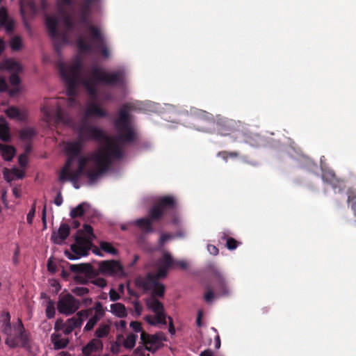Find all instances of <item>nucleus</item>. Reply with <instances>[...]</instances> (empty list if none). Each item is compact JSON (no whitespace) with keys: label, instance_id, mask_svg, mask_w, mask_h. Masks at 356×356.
I'll return each instance as SVG.
<instances>
[{"label":"nucleus","instance_id":"obj_47","mask_svg":"<svg viewBox=\"0 0 356 356\" xmlns=\"http://www.w3.org/2000/svg\"><path fill=\"white\" fill-rule=\"evenodd\" d=\"M64 15L63 23L67 29V32L71 31L74 28V22L72 21L70 15L65 13H61Z\"/></svg>","mask_w":356,"mask_h":356},{"label":"nucleus","instance_id":"obj_35","mask_svg":"<svg viewBox=\"0 0 356 356\" xmlns=\"http://www.w3.org/2000/svg\"><path fill=\"white\" fill-rule=\"evenodd\" d=\"M0 139L3 142H8L10 140V128L3 118L0 119Z\"/></svg>","mask_w":356,"mask_h":356},{"label":"nucleus","instance_id":"obj_59","mask_svg":"<svg viewBox=\"0 0 356 356\" xmlns=\"http://www.w3.org/2000/svg\"><path fill=\"white\" fill-rule=\"evenodd\" d=\"M65 322L61 318H58L54 325V329L56 331L63 330L65 332Z\"/></svg>","mask_w":356,"mask_h":356},{"label":"nucleus","instance_id":"obj_53","mask_svg":"<svg viewBox=\"0 0 356 356\" xmlns=\"http://www.w3.org/2000/svg\"><path fill=\"white\" fill-rule=\"evenodd\" d=\"M92 309V311L95 310V314H97V316H104L105 315V310L103 308V305L102 302H96L95 307Z\"/></svg>","mask_w":356,"mask_h":356},{"label":"nucleus","instance_id":"obj_48","mask_svg":"<svg viewBox=\"0 0 356 356\" xmlns=\"http://www.w3.org/2000/svg\"><path fill=\"white\" fill-rule=\"evenodd\" d=\"M205 293L204 294V299L207 303H210L215 298V293L212 287L210 285L205 286Z\"/></svg>","mask_w":356,"mask_h":356},{"label":"nucleus","instance_id":"obj_11","mask_svg":"<svg viewBox=\"0 0 356 356\" xmlns=\"http://www.w3.org/2000/svg\"><path fill=\"white\" fill-rule=\"evenodd\" d=\"M79 308V302L71 294H67L61 298L57 303L58 311L65 315H71Z\"/></svg>","mask_w":356,"mask_h":356},{"label":"nucleus","instance_id":"obj_55","mask_svg":"<svg viewBox=\"0 0 356 356\" xmlns=\"http://www.w3.org/2000/svg\"><path fill=\"white\" fill-rule=\"evenodd\" d=\"M188 267V264L185 260L173 259V269L179 268L181 270H186Z\"/></svg>","mask_w":356,"mask_h":356},{"label":"nucleus","instance_id":"obj_14","mask_svg":"<svg viewBox=\"0 0 356 356\" xmlns=\"http://www.w3.org/2000/svg\"><path fill=\"white\" fill-rule=\"evenodd\" d=\"M83 142L78 138L77 140L68 142L65 147V152L67 156V159L65 163V171L70 165H72L74 159L81 153L83 148Z\"/></svg>","mask_w":356,"mask_h":356},{"label":"nucleus","instance_id":"obj_1","mask_svg":"<svg viewBox=\"0 0 356 356\" xmlns=\"http://www.w3.org/2000/svg\"><path fill=\"white\" fill-rule=\"evenodd\" d=\"M57 67L62 79L66 84V92L71 104L76 103L74 97L77 95V88L79 83L83 86L92 100L87 105L83 119L86 120V118L92 117L106 118L108 112L97 102L98 97L97 84L122 86L125 79L124 71L120 70L108 72L99 67L95 66L91 70L92 76L88 79H82L81 72L83 69V63L79 58H76L70 65L59 61Z\"/></svg>","mask_w":356,"mask_h":356},{"label":"nucleus","instance_id":"obj_16","mask_svg":"<svg viewBox=\"0 0 356 356\" xmlns=\"http://www.w3.org/2000/svg\"><path fill=\"white\" fill-rule=\"evenodd\" d=\"M156 220V203L152 205L148 217L136 220L133 224L143 233L153 232V222Z\"/></svg>","mask_w":356,"mask_h":356},{"label":"nucleus","instance_id":"obj_49","mask_svg":"<svg viewBox=\"0 0 356 356\" xmlns=\"http://www.w3.org/2000/svg\"><path fill=\"white\" fill-rule=\"evenodd\" d=\"M72 0H57V7L58 12L60 13H65V6H72Z\"/></svg>","mask_w":356,"mask_h":356},{"label":"nucleus","instance_id":"obj_64","mask_svg":"<svg viewBox=\"0 0 356 356\" xmlns=\"http://www.w3.org/2000/svg\"><path fill=\"white\" fill-rule=\"evenodd\" d=\"M207 250L209 251V252L212 254V255H217L219 253V250L218 248L215 246L214 245H211V244H209L207 245Z\"/></svg>","mask_w":356,"mask_h":356},{"label":"nucleus","instance_id":"obj_46","mask_svg":"<svg viewBox=\"0 0 356 356\" xmlns=\"http://www.w3.org/2000/svg\"><path fill=\"white\" fill-rule=\"evenodd\" d=\"M197 120H202L207 124H212L214 122L213 115L204 111H200L197 115Z\"/></svg>","mask_w":356,"mask_h":356},{"label":"nucleus","instance_id":"obj_18","mask_svg":"<svg viewBox=\"0 0 356 356\" xmlns=\"http://www.w3.org/2000/svg\"><path fill=\"white\" fill-rule=\"evenodd\" d=\"M140 339L143 346L138 347L134 351L136 354L145 356L144 351L145 350L154 352L156 350V348L154 347L156 345V334L149 335L145 332H141Z\"/></svg>","mask_w":356,"mask_h":356},{"label":"nucleus","instance_id":"obj_57","mask_svg":"<svg viewBox=\"0 0 356 356\" xmlns=\"http://www.w3.org/2000/svg\"><path fill=\"white\" fill-rule=\"evenodd\" d=\"M17 73L18 72L13 73L10 76L9 82L13 86H20L21 79Z\"/></svg>","mask_w":356,"mask_h":356},{"label":"nucleus","instance_id":"obj_29","mask_svg":"<svg viewBox=\"0 0 356 356\" xmlns=\"http://www.w3.org/2000/svg\"><path fill=\"white\" fill-rule=\"evenodd\" d=\"M103 347V342L100 339H93L82 348V353L92 354L93 352L102 350Z\"/></svg>","mask_w":356,"mask_h":356},{"label":"nucleus","instance_id":"obj_4","mask_svg":"<svg viewBox=\"0 0 356 356\" xmlns=\"http://www.w3.org/2000/svg\"><path fill=\"white\" fill-rule=\"evenodd\" d=\"M130 108L129 104L123 105L119 111V118L114 122L118 131L117 139L121 143H132L136 139L135 131L129 119Z\"/></svg>","mask_w":356,"mask_h":356},{"label":"nucleus","instance_id":"obj_40","mask_svg":"<svg viewBox=\"0 0 356 356\" xmlns=\"http://www.w3.org/2000/svg\"><path fill=\"white\" fill-rule=\"evenodd\" d=\"M175 236L168 232H162L160 234L159 242L157 244V251L160 250V248L163 247L166 243L173 239Z\"/></svg>","mask_w":356,"mask_h":356},{"label":"nucleus","instance_id":"obj_9","mask_svg":"<svg viewBox=\"0 0 356 356\" xmlns=\"http://www.w3.org/2000/svg\"><path fill=\"white\" fill-rule=\"evenodd\" d=\"M75 242L70 246L71 251H65V255L70 260L87 256L92 246L90 240L83 236L77 235L75 237Z\"/></svg>","mask_w":356,"mask_h":356},{"label":"nucleus","instance_id":"obj_43","mask_svg":"<svg viewBox=\"0 0 356 356\" xmlns=\"http://www.w3.org/2000/svg\"><path fill=\"white\" fill-rule=\"evenodd\" d=\"M35 134L36 132L34 129L30 127L23 129L19 132L20 138L26 140L31 139Z\"/></svg>","mask_w":356,"mask_h":356},{"label":"nucleus","instance_id":"obj_58","mask_svg":"<svg viewBox=\"0 0 356 356\" xmlns=\"http://www.w3.org/2000/svg\"><path fill=\"white\" fill-rule=\"evenodd\" d=\"M91 283L101 288L105 287L107 284L106 280L102 277L95 278L91 281Z\"/></svg>","mask_w":356,"mask_h":356},{"label":"nucleus","instance_id":"obj_60","mask_svg":"<svg viewBox=\"0 0 356 356\" xmlns=\"http://www.w3.org/2000/svg\"><path fill=\"white\" fill-rule=\"evenodd\" d=\"M167 337L162 332H157V349L160 348L163 344V341H166Z\"/></svg>","mask_w":356,"mask_h":356},{"label":"nucleus","instance_id":"obj_22","mask_svg":"<svg viewBox=\"0 0 356 356\" xmlns=\"http://www.w3.org/2000/svg\"><path fill=\"white\" fill-rule=\"evenodd\" d=\"M70 227L66 223H61L57 232H53L51 236V241L58 245L63 243L70 236Z\"/></svg>","mask_w":356,"mask_h":356},{"label":"nucleus","instance_id":"obj_5","mask_svg":"<svg viewBox=\"0 0 356 356\" xmlns=\"http://www.w3.org/2000/svg\"><path fill=\"white\" fill-rule=\"evenodd\" d=\"M178 203L172 195L157 197V222L165 217L169 222L177 225L180 220L177 213Z\"/></svg>","mask_w":356,"mask_h":356},{"label":"nucleus","instance_id":"obj_10","mask_svg":"<svg viewBox=\"0 0 356 356\" xmlns=\"http://www.w3.org/2000/svg\"><path fill=\"white\" fill-rule=\"evenodd\" d=\"M78 133V138L83 143L90 140H102L106 138L104 131L101 128L90 125L85 119H83Z\"/></svg>","mask_w":356,"mask_h":356},{"label":"nucleus","instance_id":"obj_41","mask_svg":"<svg viewBox=\"0 0 356 356\" xmlns=\"http://www.w3.org/2000/svg\"><path fill=\"white\" fill-rule=\"evenodd\" d=\"M322 179L325 182L332 185L335 184L337 180L335 173L332 170L324 171L322 174Z\"/></svg>","mask_w":356,"mask_h":356},{"label":"nucleus","instance_id":"obj_23","mask_svg":"<svg viewBox=\"0 0 356 356\" xmlns=\"http://www.w3.org/2000/svg\"><path fill=\"white\" fill-rule=\"evenodd\" d=\"M92 3L88 1H83V4L79 11V22L90 31V26H93L89 19Z\"/></svg>","mask_w":356,"mask_h":356},{"label":"nucleus","instance_id":"obj_28","mask_svg":"<svg viewBox=\"0 0 356 356\" xmlns=\"http://www.w3.org/2000/svg\"><path fill=\"white\" fill-rule=\"evenodd\" d=\"M1 330L7 335H10V332H13V325L10 323V315L8 312H3L1 315Z\"/></svg>","mask_w":356,"mask_h":356},{"label":"nucleus","instance_id":"obj_19","mask_svg":"<svg viewBox=\"0 0 356 356\" xmlns=\"http://www.w3.org/2000/svg\"><path fill=\"white\" fill-rule=\"evenodd\" d=\"M122 270V265L115 260L102 261L99 263V271L104 275H114Z\"/></svg>","mask_w":356,"mask_h":356},{"label":"nucleus","instance_id":"obj_45","mask_svg":"<svg viewBox=\"0 0 356 356\" xmlns=\"http://www.w3.org/2000/svg\"><path fill=\"white\" fill-rule=\"evenodd\" d=\"M100 248L112 255H116L118 253V251L116 248H115L111 243L103 241L100 243Z\"/></svg>","mask_w":356,"mask_h":356},{"label":"nucleus","instance_id":"obj_27","mask_svg":"<svg viewBox=\"0 0 356 356\" xmlns=\"http://www.w3.org/2000/svg\"><path fill=\"white\" fill-rule=\"evenodd\" d=\"M4 179L6 181L10 182L15 179H22L25 176V172L16 168L9 170L4 168L3 171Z\"/></svg>","mask_w":356,"mask_h":356},{"label":"nucleus","instance_id":"obj_63","mask_svg":"<svg viewBox=\"0 0 356 356\" xmlns=\"http://www.w3.org/2000/svg\"><path fill=\"white\" fill-rule=\"evenodd\" d=\"M130 327L136 332H139L142 331L141 323L138 321H131Z\"/></svg>","mask_w":356,"mask_h":356},{"label":"nucleus","instance_id":"obj_52","mask_svg":"<svg viewBox=\"0 0 356 356\" xmlns=\"http://www.w3.org/2000/svg\"><path fill=\"white\" fill-rule=\"evenodd\" d=\"M72 293L78 296H83L89 293V289L83 286H76L72 290Z\"/></svg>","mask_w":356,"mask_h":356},{"label":"nucleus","instance_id":"obj_50","mask_svg":"<svg viewBox=\"0 0 356 356\" xmlns=\"http://www.w3.org/2000/svg\"><path fill=\"white\" fill-rule=\"evenodd\" d=\"M56 314L54 302L52 300H49L46 307V316L47 318L51 319L54 317Z\"/></svg>","mask_w":356,"mask_h":356},{"label":"nucleus","instance_id":"obj_17","mask_svg":"<svg viewBox=\"0 0 356 356\" xmlns=\"http://www.w3.org/2000/svg\"><path fill=\"white\" fill-rule=\"evenodd\" d=\"M71 168L72 165H70L65 171V165L63 167L59 175V181L62 182L70 181L75 184L81 175L86 176L87 169L78 166L75 170L72 171Z\"/></svg>","mask_w":356,"mask_h":356},{"label":"nucleus","instance_id":"obj_25","mask_svg":"<svg viewBox=\"0 0 356 356\" xmlns=\"http://www.w3.org/2000/svg\"><path fill=\"white\" fill-rule=\"evenodd\" d=\"M14 21L9 18L7 9L2 6L0 8V26L4 27L6 31L10 33L14 29Z\"/></svg>","mask_w":356,"mask_h":356},{"label":"nucleus","instance_id":"obj_13","mask_svg":"<svg viewBox=\"0 0 356 356\" xmlns=\"http://www.w3.org/2000/svg\"><path fill=\"white\" fill-rule=\"evenodd\" d=\"M168 327V332L171 335L175 334V328L172 317L168 316L165 312L163 304L157 300V328L163 329Z\"/></svg>","mask_w":356,"mask_h":356},{"label":"nucleus","instance_id":"obj_20","mask_svg":"<svg viewBox=\"0 0 356 356\" xmlns=\"http://www.w3.org/2000/svg\"><path fill=\"white\" fill-rule=\"evenodd\" d=\"M157 113L165 121L177 122L180 111L174 105L165 104L164 107L157 111Z\"/></svg>","mask_w":356,"mask_h":356},{"label":"nucleus","instance_id":"obj_44","mask_svg":"<svg viewBox=\"0 0 356 356\" xmlns=\"http://www.w3.org/2000/svg\"><path fill=\"white\" fill-rule=\"evenodd\" d=\"M86 205L85 203H81L79 204L75 208L72 209L70 211V216L72 218H76L78 217H81L83 216L85 213V209L84 206Z\"/></svg>","mask_w":356,"mask_h":356},{"label":"nucleus","instance_id":"obj_2","mask_svg":"<svg viewBox=\"0 0 356 356\" xmlns=\"http://www.w3.org/2000/svg\"><path fill=\"white\" fill-rule=\"evenodd\" d=\"M123 156V152L116 141L107 140L105 146L101 147L93 156L97 169L90 168L86 171V177L90 183L95 182L111 165L113 160H119Z\"/></svg>","mask_w":356,"mask_h":356},{"label":"nucleus","instance_id":"obj_61","mask_svg":"<svg viewBox=\"0 0 356 356\" xmlns=\"http://www.w3.org/2000/svg\"><path fill=\"white\" fill-rule=\"evenodd\" d=\"M165 287L163 284L159 282L157 280V298L163 296L165 293Z\"/></svg>","mask_w":356,"mask_h":356},{"label":"nucleus","instance_id":"obj_24","mask_svg":"<svg viewBox=\"0 0 356 356\" xmlns=\"http://www.w3.org/2000/svg\"><path fill=\"white\" fill-rule=\"evenodd\" d=\"M211 273L217 282L216 287L218 292L222 296H228L229 294V291L223 275L215 267L212 268Z\"/></svg>","mask_w":356,"mask_h":356},{"label":"nucleus","instance_id":"obj_38","mask_svg":"<svg viewBox=\"0 0 356 356\" xmlns=\"http://www.w3.org/2000/svg\"><path fill=\"white\" fill-rule=\"evenodd\" d=\"M111 332V325L109 324L101 323L96 329L95 332V339H102L107 337Z\"/></svg>","mask_w":356,"mask_h":356},{"label":"nucleus","instance_id":"obj_3","mask_svg":"<svg viewBox=\"0 0 356 356\" xmlns=\"http://www.w3.org/2000/svg\"><path fill=\"white\" fill-rule=\"evenodd\" d=\"M45 121L48 124L58 125L60 123L70 124L71 119L62 109L59 100L56 98H48L44 100L41 108Z\"/></svg>","mask_w":356,"mask_h":356},{"label":"nucleus","instance_id":"obj_34","mask_svg":"<svg viewBox=\"0 0 356 356\" xmlns=\"http://www.w3.org/2000/svg\"><path fill=\"white\" fill-rule=\"evenodd\" d=\"M111 312L118 318H125L127 316V312L124 305L117 302L111 305Z\"/></svg>","mask_w":356,"mask_h":356},{"label":"nucleus","instance_id":"obj_12","mask_svg":"<svg viewBox=\"0 0 356 356\" xmlns=\"http://www.w3.org/2000/svg\"><path fill=\"white\" fill-rule=\"evenodd\" d=\"M173 259L170 252L163 251L162 256L157 259V280L166 277L169 270L173 269Z\"/></svg>","mask_w":356,"mask_h":356},{"label":"nucleus","instance_id":"obj_31","mask_svg":"<svg viewBox=\"0 0 356 356\" xmlns=\"http://www.w3.org/2000/svg\"><path fill=\"white\" fill-rule=\"evenodd\" d=\"M7 116L11 119H16L19 121H24L26 118V112L19 110L15 106H10L6 111Z\"/></svg>","mask_w":356,"mask_h":356},{"label":"nucleus","instance_id":"obj_37","mask_svg":"<svg viewBox=\"0 0 356 356\" xmlns=\"http://www.w3.org/2000/svg\"><path fill=\"white\" fill-rule=\"evenodd\" d=\"M220 238L221 241H226V247L228 250H234L236 249L239 244H241L240 242L237 241L234 238L229 237L228 234L225 232H222L220 233Z\"/></svg>","mask_w":356,"mask_h":356},{"label":"nucleus","instance_id":"obj_54","mask_svg":"<svg viewBox=\"0 0 356 356\" xmlns=\"http://www.w3.org/2000/svg\"><path fill=\"white\" fill-rule=\"evenodd\" d=\"M83 231L87 234V236H86V238L90 239V241L92 242V241L95 238V236L93 234L92 227L90 225L84 224L83 225Z\"/></svg>","mask_w":356,"mask_h":356},{"label":"nucleus","instance_id":"obj_8","mask_svg":"<svg viewBox=\"0 0 356 356\" xmlns=\"http://www.w3.org/2000/svg\"><path fill=\"white\" fill-rule=\"evenodd\" d=\"M13 331L14 333L10 332V335H7L5 341L6 344L11 348L18 346L27 347L29 342V336L21 318H19L17 322L13 325Z\"/></svg>","mask_w":356,"mask_h":356},{"label":"nucleus","instance_id":"obj_51","mask_svg":"<svg viewBox=\"0 0 356 356\" xmlns=\"http://www.w3.org/2000/svg\"><path fill=\"white\" fill-rule=\"evenodd\" d=\"M92 312V309H88L79 311L76 313V318H80L81 320V324L83 323L84 319L87 318Z\"/></svg>","mask_w":356,"mask_h":356},{"label":"nucleus","instance_id":"obj_6","mask_svg":"<svg viewBox=\"0 0 356 356\" xmlns=\"http://www.w3.org/2000/svg\"><path fill=\"white\" fill-rule=\"evenodd\" d=\"M135 282L138 289L145 292H151L150 297L147 300V305L155 315L147 317V321L151 325H156V274L148 273L145 277H139Z\"/></svg>","mask_w":356,"mask_h":356},{"label":"nucleus","instance_id":"obj_21","mask_svg":"<svg viewBox=\"0 0 356 356\" xmlns=\"http://www.w3.org/2000/svg\"><path fill=\"white\" fill-rule=\"evenodd\" d=\"M70 270L73 273L84 275L88 278H95L99 275V272L88 263L72 264Z\"/></svg>","mask_w":356,"mask_h":356},{"label":"nucleus","instance_id":"obj_15","mask_svg":"<svg viewBox=\"0 0 356 356\" xmlns=\"http://www.w3.org/2000/svg\"><path fill=\"white\" fill-rule=\"evenodd\" d=\"M90 33L92 40L96 43V48L99 49L102 56L105 58H109L110 51L106 44L105 38L101 30L97 26H90Z\"/></svg>","mask_w":356,"mask_h":356},{"label":"nucleus","instance_id":"obj_39","mask_svg":"<svg viewBox=\"0 0 356 356\" xmlns=\"http://www.w3.org/2000/svg\"><path fill=\"white\" fill-rule=\"evenodd\" d=\"M77 47L81 52L90 53L92 51V44L86 42L82 36H80L77 40Z\"/></svg>","mask_w":356,"mask_h":356},{"label":"nucleus","instance_id":"obj_42","mask_svg":"<svg viewBox=\"0 0 356 356\" xmlns=\"http://www.w3.org/2000/svg\"><path fill=\"white\" fill-rule=\"evenodd\" d=\"M137 338L138 336L136 334L132 333L129 334L124 341V347L127 349H132L136 345Z\"/></svg>","mask_w":356,"mask_h":356},{"label":"nucleus","instance_id":"obj_30","mask_svg":"<svg viewBox=\"0 0 356 356\" xmlns=\"http://www.w3.org/2000/svg\"><path fill=\"white\" fill-rule=\"evenodd\" d=\"M0 69L13 72V73L19 72L22 71L20 64L11 59H6L1 63Z\"/></svg>","mask_w":356,"mask_h":356},{"label":"nucleus","instance_id":"obj_26","mask_svg":"<svg viewBox=\"0 0 356 356\" xmlns=\"http://www.w3.org/2000/svg\"><path fill=\"white\" fill-rule=\"evenodd\" d=\"M20 12L22 16L27 13L31 15H35L38 12V8L34 0H20Z\"/></svg>","mask_w":356,"mask_h":356},{"label":"nucleus","instance_id":"obj_62","mask_svg":"<svg viewBox=\"0 0 356 356\" xmlns=\"http://www.w3.org/2000/svg\"><path fill=\"white\" fill-rule=\"evenodd\" d=\"M109 298L111 301L114 302L118 300L120 296L114 289H111L109 291Z\"/></svg>","mask_w":356,"mask_h":356},{"label":"nucleus","instance_id":"obj_36","mask_svg":"<svg viewBox=\"0 0 356 356\" xmlns=\"http://www.w3.org/2000/svg\"><path fill=\"white\" fill-rule=\"evenodd\" d=\"M0 151L4 160L10 161L13 159L15 154V149L13 146L1 144Z\"/></svg>","mask_w":356,"mask_h":356},{"label":"nucleus","instance_id":"obj_32","mask_svg":"<svg viewBox=\"0 0 356 356\" xmlns=\"http://www.w3.org/2000/svg\"><path fill=\"white\" fill-rule=\"evenodd\" d=\"M51 339L55 350L65 348L70 343V340L68 339L62 338L60 334H52Z\"/></svg>","mask_w":356,"mask_h":356},{"label":"nucleus","instance_id":"obj_56","mask_svg":"<svg viewBox=\"0 0 356 356\" xmlns=\"http://www.w3.org/2000/svg\"><path fill=\"white\" fill-rule=\"evenodd\" d=\"M22 40L19 37H14L10 42V47L13 50L17 51L21 48Z\"/></svg>","mask_w":356,"mask_h":356},{"label":"nucleus","instance_id":"obj_7","mask_svg":"<svg viewBox=\"0 0 356 356\" xmlns=\"http://www.w3.org/2000/svg\"><path fill=\"white\" fill-rule=\"evenodd\" d=\"M45 24L50 38L54 41V49L59 52L62 44L68 42L67 33L61 32L58 29V21L55 16L45 15Z\"/></svg>","mask_w":356,"mask_h":356},{"label":"nucleus","instance_id":"obj_33","mask_svg":"<svg viewBox=\"0 0 356 356\" xmlns=\"http://www.w3.org/2000/svg\"><path fill=\"white\" fill-rule=\"evenodd\" d=\"M81 326V320L80 318H76V317H72L68 318L65 321V327L64 334L67 335L70 334L75 328L80 327Z\"/></svg>","mask_w":356,"mask_h":356}]
</instances>
